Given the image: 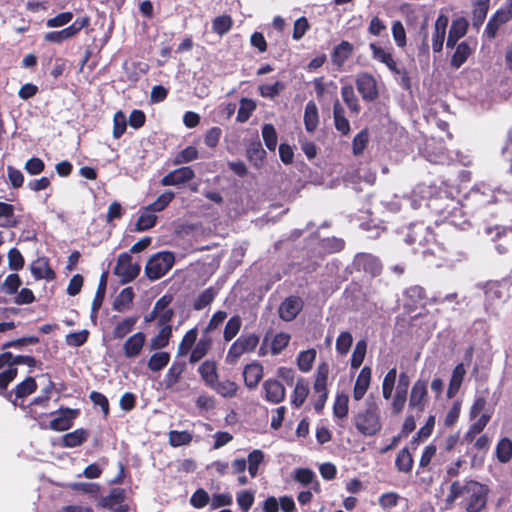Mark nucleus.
<instances>
[{"label":"nucleus","instance_id":"62","mask_svg":"<svg viewBox=\"0 0 512 512\" xmlns=\"http://www.w3.org/2000/svg\"><path fill=\"white\" fill-rule=\"evenodd\" d=\"M497 458L500 462L506 463L512 457V441L509 439H502L499 441L496 448Z\"/></svg>","mask_w":512,"mask_h":512},{"label":"nucleus","instance_id":"22","mask_svg":"<svg viewBox=\"0 0 512 512\" xmlns=\"http://www.w3.org/2000/svg\"><path fill=\"white\" fill-rule=\"evenodd\" d=\"M406 298L404 308L408 312H412L416 309L418 304L424 299L425 291L421 286H411L404 292Z\"/></svg>","mask_w":512,"mask_h":512},{"label":"nucleus","instance_id":"42","mask_svg":"<svg viewBox=\"0 0 512 512\" xmlns=\"http://www.w3.org/2000/svg\"><path fill=\"white\" fill-rule=\"evenodd\" d=\"M265 454L259 449H254L248 454L247 467L251 477H256L258 474L259 466L264 462Z\"/></svg>","mask_w":512,"mask_h":512},{"label":"nucleus","instance_id":"13","mask_svg":"<svg viewBox=\"0 0 512 512\" xmlns=\"http://www.w3.org/2000/svg\"><path fill=\"white\" fill-rule=\"evenodd\" d=\"M369 48L374 60L385 64L386 67L395 74L401 73L396 61L393 59L392 54L388 50L378 46L376 43H370Z\"/></svg>","mask_w":512,"mask_h":512},{"label":"nucleus","instance_id":"10","mask_svg":"<svg viewBox=\"0 0 512 512\" xmlns=\"http://www.w3.org/2000/svg\"><path fill=\"white\" fill-rule=\"evenodd\" d=\"M195 177L193 169L189 166L177 168L161 179L163 186H177L187 183Z\"/></svg>","mask_w":512,"mask_h":512},{"label":"nucleus","instance_id":"58","mask_svg":"<svg viewBox=\"0 0 512 512\" xmlns=\"http://www.w3.org/2000/svg\"><path fill=\"white\" fill-rule=\"evenodd\" d=\"M211 388L223 397H233L238 389L237 384L230 380L222 382H218L217 380Z\"/></svg>","mask_w":512,"mask_h":512},{"label":"nucleus","instance_id":"7","mask_svg":"<svg viewBox=\"0 0 512 512\" xmlns=\"http://www.w3.org/2000/svg\"><path fill=\"white\" fill-rule=\"evenodd\" d=\"M140 273V265L132 262L129 253L124 252L118 256L117 264L114 268V274L120 278L121 283L133 281Z\"/></svg>","mask_w":512,"mask_h":512},{"label":"nucleus","instance_id":"25","mask_svg":"<svg viewBox=\"0 0 512 512\" xmlns=\"http://www.w3.org/2000/svg\"><path fill=\"white\" fill-rule=\"evenodd\" d=\"M466 199L479 205H485L493 202V195L488 187L480 185L471 189Z\"/></svg>","mask_w":512,"mask_h":512},{"label":"nucleus","instance_id":"43","mask_svg":"<svg viewBox=\"0 0 512 512\" xmlns=\"http://www.w3.org/2000/svg\"><path fill=\"white\" fill-rule=\"evenodd\" d=\"M395 466L399 472L409 473L413 467V458L408 448H402L396 457Z\"/></svg>","mask_w":512,"mask_h":512},{"label":"nucleus","instance_id":"23","mask_svg":"<svg viewBox=\"0 0 512 512\" xmlns=\"http://www.w3.org/2000/svg\"><path fill=\"white\" fill-rule=\"evenodd\" d=\"M245 385L253 389L263 377V367L259 363H251L245 366L243 371Z\"/></svg>","mask_w":512,"mask_h":512},{"label":"nucleus","instance_id":"8","mask_svg":"<svg viewBox=\"0 0 512 512\" xmlns=\"http://www.w3.org/2000/svg\"><path fill=\"white\" fill-rule=\"evenodd\" d=\"M486 234L491 236V239L497 241L495 247L500 254L506 253L512 247V225L509 228L505 227H487Z\"/></svg>","mask_w":512,"mask_h":512},{"label":"nucleus","instance_id":"39","mask_svg":"<svg viewBox=\"0 0 512 512\" xmlns=\"http://www.w3.org/2000/svg\"><path fill=\"white\" fill-rule=\"evenodd\" d=\"M88 433L84 429H76L73 432L67 433L62 437L64 447L74 448L81 445L87 440Z\"/></svg>","mask_w":512,"mask_h":512},{"label":"nucleus","instance_id":"31","mask_svg":"<svg viewBox=\"0 0 512 512\" xmlns=\"http://www.w3.org/2000/svg\"><path fill=\"white\" fill-rule=\"evenodd\" d=\"M466 374L464 365L462 363L458 364L452 372L451 379L449 382V387L447 390V396L448 398H453L458 390L460 389V386L463 382L464 376Z\"/></svg>","mask_w":512,"mask_h":512},{"label":"nucleus","instance_id":"27","mask_svg":"<svg viewBox=\"0 0 512 512\" xmlns=\"http://www.w3.org/2000/svg\"><path fill=\"white\" fill-rule=\"evenodd\" d=\"M352 51L353 46L347 41H342L333 49L331 54L332 63L338 68H341L345 61L350 57Z\"/></svg>","mask_w":512,"mask_h":512},{"label":"nucleus","instance_id":"18","mask_svg":"<svg viewBox=\"0 0 512 512\" xmlns=\"http://www.w3.org/2000/svg\"><path fill=\"white\" fill-rule=\"evenodd\" d=\"M447 25L448 18L444 15H439L435 21L434 33L432 36V48L436 53H439L443 48Z\"/></svg>","mask_w":512,"mask_h":512},{"label":"nucleus","instance_id":"20","mask_svg":"<svg viewBox=\"0 0 512 512\" xmlns=\"http://www.w3.org/2000/svg\"><path fill=\"white\" fill-rule=\"evenodd\" d=\"M124 498V490L121 488H114L110 491L109 495L102 499L101 504L103 507L108 508L113 512H126V508L122 505Z\"/></svg>","mask_w":512,"mask_h":512},{"label":"nucleus","instance_id":"40","mask_svg":"<svg viewBox=\"0 0 512 512\" xmlns=\"http://www.w3.org/2000/svg\"><path fill=\"white\" fill-rule=\"evenodd\" d=\"M217 295V290L213 287H209L202 291L194 300V310L200 311L209 306Z\"/></svg>","mask_w":512,"mask_h":512},{"label":"nucleus","instance_id":"51","mask_svg":"<svg viewBox=\"0 0 512 512\" xmlns=\"http://www.w3.org/2000/svg\"><path fill=\"white\" fill-rule=\"evenodd\" d=\"M184 368L185 365L183 363L175 362L171 365L164 378V383L167 388L173 387L179 381Z\"/></svg>","mask_w":512,"mask_h":512},{"label":"nucleus","instance_id":"60","mask_svg":"<svg viewBox=\"0 0 512 512\" xmlns=\"http://www.w3.org/2000/svg\"><path fill=\"white\" fill-rule=\"evenodd\" d=\"M232 19L228 15L216 17L212 23V30L219 36L226 34L232 27Z\"/></svg>","mask_w":512,"mask_h":512},{"label":"nucleus","instance_id":"46","mask_svg":"<svg viewBox=\"0 0 512 512\" xmlns=\"http://www.w3.org/2000/svg\"><path fill=\"white\" fill-rule=\"evenodd\" d=\"M170 361V354L168 352H156L151 355L148 361V368L153 372L162 370Z\"/></svg>","mask_w":512,"mask_h":512},{"label":"nucleus","instance_id":"38","mask_svg":"<svg viewBox=\"0 0 512 512\" xmlns=\"http://www.w3.org/2000/svg\"><path fill=\"white\" fill-rule=\"evenodd\" d=\"M172 335V327L160 328L158 334L149 342L151 350H160L168 346Z\"/></svg>","mask_w":512,"mask_h":512},{"label":"nucleus","instance_id":"45","mask_svg":"<svg viewBox=\"0 0 512 512\" xmlns=\"http://www.w3.org/2000/svg\"><path fill=\"white\" fill-rule=\"evenodd\" d=\"M137 320H138V318L136 316H134V317H127V318L123 319L121 322H119L113 330L114 338H116V339L124 338L127 334H129L133 330Z\"/></svg>","mask_w":512,"mask_h":512},{"label":"nucleus","instance_id":"50","mask_svg":"<svg viewBox=\"0 0 512 512\" xmlns=\"http://www.w3.org/2000/svg\"><path fill=\"white\" fill-rule=\"evenodd\" d=\"M242 326V320L240 316H232L226 323L223 338L225 341H231L240 331Z\"/></svg>","mask_w":512,"mask_h":512},{"label":"nucleus","instance_id":"37","mask_svg":"<svg viewBox=\"0 0 512 512\" xmlns=\"http://www.w3.org/2000/svg\"><path fill=\"white\" fill-rule=\"evenodd\" d=\"M31 272L36 279H54V272L48 263L43 259H38L31 264Z\"/></svg>","mask_w":512,"mask_h":512},{"label":"nucleus","instance_id":"57","mask_svg":"<svg viewBox=\"0 0 512 512\" xmlns=\"http://www.w3.org/2000/svg\"><path fill=\"white\" fill-rule=\"evenodd\" d=\"M369 142V133L367 129L361 130L352 141V151L355 156L361 155Z\"/></svg>","mask_w":512,"mask_h":512},{"label":"nucleus","instance_id":"16","mask_svg":"<svg viewBox=\"0 0 512 512\" xmlns=\"http://www.w3.org/2000/svg\"><path fill=\"white\" fill-rule=\"evenodd\" d=\"M77 415V410H72L69 408L61 409L59 413L51 420L50 428L55 431H64L69 429L73 420Z\"/></svg>","mask_w":512,"mask_h":512},{"label":"nucleus","instance_id":"3","mask_svg":"<svg viewBox=\"0 0 512 512\" xmlns=\"http://www.w3.org/2000/svg\"><path fill=\"white\" fill-rule=\"evenodd\" d=\"M354 425L364 436H374L382 429L381 410L374 400H366V408L354 417Z\"/></svg>","mask_w":512,"mask_h":512},{"label":"nucleus","instance_id":"53","mask_svg":"<svg viewBox=\"0 0 512 512\" xmlns=\"http://www.w3.org/2000/svg\"><path fill=\"white\" fill-rule=\"evenodd\" d=\"M367 351V342L364 339L359 340L352 353L351 368L358 369L365 359Z\"/></svg>","mask_w":512,"mask_h":512},{"label":"nucleus","instance_id":"41","mask_svg":"<svg viewBox=\"0 0 512 512\" xmlns=\"http://www.w3.org/2000/svg\"><path fill=\"white\" fill-rule=\"evenodd\" d=\"M309 394V385L304 379H298L292 396V404L295 407H300L306 400Z\"/></svg>","mask_w":512,"mask_h":512},{"label":"nucleus","instance_id":"1","mask_svg":"<svg viewBox=\"0 0 512 512\" xmlns=\"http://www.w3.org/2000/svg\"><path fill=\"white\" fill-rule=\"evenodd\" d=\"M459 193L457 188L449 187L446 183L439 188L423 183L413 190L414 196L427 200L426 206L438 214L443 222L464 230L469 226V222L462 211Z\"/></svg>","mask_w":512,"mask_h":512},{"label":"nucleus","instance_id":"4","mask_svg":"<svg viewBox=\"0 0 512 512\" xmlns=\"http://www.w3.org/2000/svg\"><path fill=\"white\" fill-rule=\"evenodd\" d=\"M406 242L417 244L419 248H414V251L421 253L425 259L434 254L432 248L435 245L434 234L423 223H415L410 227L409 233L406 236Z\"/></svg>","mask_w":512,"mask_h":512},{"label":"nucleus","instance_id":"64","mask_svg":"<svg viewBox=\"0 0 512 512\" xmlns=\"http://www.w3.org/2000/svg\"><path fill=\"white\" fill-rule=\"evenodd\" d=\"M492 19L500 26L510 21L512 19V0H508L504 7L497 10Z\"/></svg>","mask_w":512,"mask_h":512},{"label":"nucleus","instance_id":"61","mask_svg":"<svg viewBox=\"0 0 512 512\" xmlns=\"http://www.w3.org/2000/svg\"><path fill=\"white\" fill-rule=\"evenodd\" d=\"M353 343L352 334L348 331L341 332L336 340V351L339 355L345 356Z\"/></svg>","mask_w":512,"mask_h":512},{"label":"nucleus","instance_id":"49","mask_svg":"<svg viewBox=\"0 0 512 512\" xmlns=\"http://www.w3.org/2000/svg\"><path fill=\"white\" fill-rule=\"evenodd\" d=\"M247 155L249 159L254 162V165L258 166L264 160L266 151L263 149L261 142L256 140L249 144L247 148Z\"/></svg>","mask_w":512,"mask_h":512},{"label":"nucleus","instance_id":"63","mask_svg":"<svg viewBox=\"0 0 512 512\" xmlns=\"http://www.w3.org/2000/svg\"><path fill=\"white\" fill-rule=\"evenodd\" d=\"M192 435L188 431H170L169 432V443L173 447H179L187 445L191 442Z\"/></svg>","mask_w":512,"mask_h":512},{"label":"nucleus","instance_id":"12","mask_svg":"<svg viewBox=\"0 0 512 512\" xmlns=\"http://www.w3.org/2000/svg\"><path fill=\"white\" fill-rule=\"evenodd\" d=\"M264 397L273 404L282 402L285 398V388L277 380L268 379L263 383Z\"/></svg>","mask_w":512,"mask_h":512},{"label":"nucleus","instance_id":"48","mask_svg":"<svg viewBox=\"0 0 512 512\" xmlns=\"http://www.w3.org/2000/svg\"><path fill=\"white\" fill-rule=\"evenodd\" d=\"M106 286H107V273L104 272L100 277L98 288H97V291L95 293V296H94V299L92 302V307H91L92 313H97V311L100 309V307L103 303L104 297H105Z\"/></svg>","mask_w":512,"mask_h":512},{"label":"nucleus","instance_id":"21","mask_svg":"<svg viewBox=\"0 0 512 512\" xmlns=\"http://www.w3.org/2000/svg\"><path fill=\"white\" fill-rule=\"evenodd\" d=\"M212 346V339L210 336H208L206 333H203V335L200 337L198 341H196L195 345L193 346L192 350L190 351V357L189 362L191 364L197 363L200 361L203 357L206 356L208 351L210 350Z\"/></svg>","mask_w":512,"mask_h":512},{"label":"nucleus","instance_id":"14","mask_svg":"<svg viewBox=\"0 0 512 512\" xmlns=\"http://www.w3.org/2000/svg\"><path fill=\"white\" fill-rule=\"evenodd\" d=\"M146 336L143 332H136L131 335L123 344L124 354L127 358L137 357L145 344Z\"/></svg>","mask_w":512,"mask_h":512},{"label":"nucleus","instance_id":"32","mask_svg":"<svg viewBox=\"0 0 512 512\" xmlns=\"http://www.w3.org/2000/svg\"><path fill=\"white\" fill-rule=\"evenodd\" d=\"M472 54V48L466 41L461 42L457 45L456 50L451 59V65L458 69L460 68Z\"/></svg>","mask_w":512,"mask_h":512},{"label":"nucleus","instance_id":"2","mask_svg":"<svg viewBox=\"0 0 512 512\" xmlns=\"http://www.w3.org/2000/svg\"><path fill=\"white\" fill-rule=\"evenodd\" d=\"M488 489L481 483L473 480L454 481L450 487L447 502L452 503L462 497L467 512H479L486 505Z\"/></svg>","mask_w":512,"mask_h":512},{"label":"nucleus","instance_id":"11","mask_svg":"<svg viewBox=\"0 0 512 512\" xmlns=\"http://www.w3.org/2000/svg\"><path fill=\"white\" fill-rule=\"evenodd\" d=\"M427 402V383L417 380L410 393L409 406L417 411H423Z\"/></svg>","mask_w":512,"mask_h":512},{"label":"nucleus","instance_id":"34","mask_svg":"<svg viewBox=\"0 0 512 512\" xmlns=\"http://www.w3.org/2000/svg\"><path fill=\"white\" fill-rule=\"evenodd\" d=\"M507 287V280L490 284L486 290V298L490 301L505 300L508 297Z\"/></svg>","mask_w":512,"mask_h":512},{"label":"nucleus","instance_id":"24","mask_svg":"<svg viewBox=\"0 0 512 512\" xmlns=\"http://www.w3.org/2000/svg\"><path fill=\"white\" fill-rule=\"evenodd\" d=\"M333 119L337 131L342 135H348L350 132V123L345 117L344 108L341 106L339 100H336L333 104Z\"/></svg>","mask_w":512,"mask_h":512},{"label":"nucleus","instance_id":"33","mask_svg":"<svg viewBox=\"0 0 512 512\" xmlns=\"http://www.w3.org/2000/svg\"><path fill=\"white\" fill-rule=\"evenodd\" d=\"M341 96L351 113L358 114L360 112L361 107L351 84L342 86Z\"/></svg>","mask_w":512,"mask_h":512},{"label":"nucleus","instance_id":"47","mask_svg":"<svg viewBox=\"0 0 512 512\" xmlns=\"http://www.w3.org/2000/svg\"><path fill=\"white\" fill-rule=\"evenodd\" d=\"M286 89V84L276 81L273 84H262L259 86V93L264 98L273 99Z\"/></svg>","mask_w":512,"mask_h":512},{"label":"nucleus","instance_id":"35","mask_svg":"<svg viewBox=\"0 0 512 512\" xmlns=\"http://www.w3.org/2000/svg\"><path fill=\"white\" fill-rule=\"evenodd\" d=\"M198 337V330L197 328H192L189 331L186 332V334L183 336L181 342L178 345L177 349V355L180 357H183L190 353L193 346L195 345Z\"/></svg>","mask_w":512,"mask_h":512},{"label":"nucleus","instance_id":"44","mask_svg":"<svg viewBox=\"0 0 512 512\" xmlns=\"http://www.w3.org/2000/svg\"><path fill=\"white\" fill-rule=\"evenodd\" d=\"M489 0H476L473 9L472 23L475 27H480L488 12Z\"/></svg>","mask_w":512,"mask_h":512},{"label":"nucleus","instance_id":"29","mask_svg":"<svg viewBox=\"0 0 512 512\" xmlns=\"http://www.w3.org/2000/svg\"><path fill=\"white\" fill-rule=\"evenodd\" d=\"M157 221V216L149 210L147 207H143L140 210V215L138 220L135 223L134 230L137 232H142L151 229L155 226Z\"/></svg>","mask_w":512,"mask_h":512},{"label":"nucleus","instance_id":"5","mask_svg":"<svg viewBox=\"0 0 512 512\" xmlns=\"http://www.w3.org/2000/svg\"><path fill=\"white\" fill-rule=\"evenodd\" d=\"M174 261L173 253L168 251L158 252L147 261L145 273L150 280L160 279L172 268Z\"/></svg>","mask_w":512,"mask_h":512},{"label":"nucleus","instance_id":"19","mask_svg":"<svg viewBox=\"0 0 512 512\" xmlns=\"http://www.w3.org/2000/svg\"><path fill=\"white\" fill-rule=\"evenodd\" d=\"M355 265L372 276L378 275L381 271L378 258L371 254H358L355 257Z\"/></svg>","mask_w":512,"mask_h":512},{"label":"nucleus","instance_id":"54","mask_svg":"<svg viewBox=\"0 0 512 512\" xmlns=\"http://www.w3.org/2000/svg\"><path fill=\"white\" fill-rule=\"evenodd\" d=\"M255 109L256 103L254 100L242 98L240 100V107L237 113V121L240 123L246 122Z\"/></svg>","mask_w":512,"mask_h":512},{"label":"nucleus","instance_id":"9","mask_svg":"<svg viewBox=\"0 0 512 512\" xmlns=\"http://www.w3.org/2000/svg\"><path fill=\"white\" fill-rule=\"evenodd\" d=\"M356 87L364 101L372 102L378 97L377 82L371 74H359L356 78Z\"/></svg>","mask_w":512,"mask_h":512},{"label":"nucleus","instance_id":"52","mask_svg":"<svg viewBox=\"0 0 512 512\" xmlns=\"http://www.w3.org/2000/svg\"><path fill=\"white\" fill-rule=\"evenodd\" d=\"M262 138L270 151H275L278 137L275 127L272 124H264L261 129Z\"/></svg>","mask_w":512,"mask_h":512},{"label":"nucleus","instance_id":"17","mask_svg":"<svg viewBox=\"0 0 512 512\" xmlns=\"http://www.w3.org/2000/svg\"><path fill=\"white\" fill-rule=\"evenodd\" d=\"M371 375H372V371H371V368L368 366H364L361 369L360 373L358 374V377L356 379V382H355L354 388H353V398L356 401L361 400L364 397V395L366 394V392L370 386Z\"/></svg>","mask_w":512,"mask_h":512},{"label":"nucleus","instance_id":"6","mask_svg":"<svg viewBox=\"0 0 512 512\" xmlns=\"http://www.w3.org/2000/svg\"><path fill=\"white\" fill-rule=\"evenodd\" d=\"M258 343L259 337L256 334L241 335L230 346L226 355V362L235 364L243 354L254 351Z\"/></svg>","mask_w":512,"mask_h":512},{"label":"nucleus","instance_id":"28","mask_svg":"<svg viewBox=\"0 0 512 512\" xmlns=\"http://www.w3.org/2000/svg\"><path fill=\"white\" fill-rule=\"evenodd\" d=\"M198 372L204 383L211 387L218 380L217 366L214 361L206 360L198 368Z\"/></svg>","mask_w":512,"mask_h":512},{"label":"nucleus","instance_id":"26","mask_svg":"<svg viewBox=\"0 0 512 512\" xmlns=\"http://www.w3.org/2000/svg\"><path fill=\"white\" fill-rule=\"evenodd\" d=\"M467 31V22L465 19L460 18L452 22L449 30L446 45L448 48L455 47L458 39L463 37Z\"/></svg>","mask_w":512,"mask_h":512},{"label":"nucleus","instance_id":"30","mask_svg":"<svg viewBox=\"0 0 512 512\" xmlns=\"http://www.w3.org/2000/svg\"><path fill=\"white\" fill-rule=\"evenodd\" d=\"M319 123V114L317 105L313 101H309L305 106L304 125L308 132L316 130Z\"/></svg>","mask_w":512,"mask_h":512},{"label":"nucleus","instance_id":"56","mask_svg":"<svg viewBox=\"0 0 512 512\" xmlns=\"http://www.w3.org/2000/svg\"><path fill=\"white\" fill-rule=\"evenodd\" d=\"M316 358V351L314 349H309L306 351L300 352L297 358V364L299 369L302 372H309L312 368V364Z\"/></svg>","mask_w":512,"mask_h":512},{"label":"nucleus","instance_id":"15","mask_svg":"<svg viewBox=\"0 0 512 512\" xmlns=\"http://www.w3.org/2000/svg\"><path fill=\"white\" fill-rule=\"evenodd\" d=\"M302 309V300L298 297L285 299L279 307V316L284 321H292Z\"/></svg>","mask_w":512,"mask_h":512},{"label":"nucleus","instance_id":"55","mask_svg":"<svg viewBox=\"0 0 512 512\" xmlns=\"http://www.w3.org/2000/svg\"><path fill=\"white\" fill-rule=\"evenodd\" d=\"M37 388L36 381L33 377H27L19 383L14 390L16 398H24L32 394Z\"/></svg>","mask_w":512,"mask_h":512},{"label":"nucleus","instance_id":"59","mask_svg":"<svg viewBox=\"0 0 512 512\" xmlns=\"http://www.w3.org/2000/svg\"><path fill=\"white\" fill-rule=\"evenodd\" d=\"M174 193L172 191H165L162 193L153 203L146 206L149 210H151L154 214L156 212L163 211L169 203L174 198Z\"/></svg>","mask_w":512,"mask_h":512},{"label":"nucleus","instance_id":"36","mask_svg":"<svg viewBox=\"0 0 512 512\" xmlns=\"http://www.w3.org/2000/svg\"><path fill=\"white\" fill-rule=\"evenodd\" d=\"M134 298V292L131 287L124 288L113 303V309L118 312H125L129 309Z\"/></svg>","mask_w":512,"mask_h":512}]
</instances>
